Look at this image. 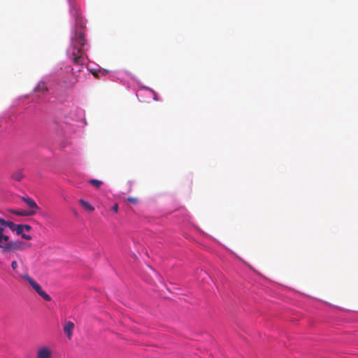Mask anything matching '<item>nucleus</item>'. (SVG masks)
I'll use <instances>...</instances> for the list:
<instances>
[{
  "label": "nucleus",
  "mask_w": 358,
  "mask_h": 358,
  "mask_svg": "<svg viewBox=\"0 0 358 358\" xmlns=\"http://www.w3.org/2000/svg\"><path fill=\"white\" fill-rule=\"evenodd\" d=\"M85 36L82 29L76 30L74 36L71 38V45L67 51L68 56L73 63L81 66H83L87 59L86 54L87 44Z\"/></svg>",
  "instance_id": "obj_1"
},
{
  "label": "nucleus",
  "mask_w": 358,
  "mask_h": 358,
  "mask_svg": "<svg viewBox=\"0 0 358 358\" xmlns=\"http://www.w3.org/2000/svg\"><path fill=\"white\" fill-rule=\"evenodd\" d=\"M22 279L27 281L30 286L35 290V292L41 296L44 300L47 301H51V297L45 291H43L41 285L27 273H24L19 275Z\"/></svg>",
  "instance_id": "obj_2"
},
{
  "label": "nucleus",
  "mask_w": 358,
  "mask_h": 358,
  "mask_svg": "<svg viewBox=\"0 0 358 358\" xmlns=\"http://www.w3.org/2000/svg\"><path fill=\"white\" fill-rule=\"evenodd\" d=\"M31 246L30 243H24L21 241H8L7 243H5V246H3V250H1L2 253L6 254L10 252H15L17 250H24L27 248Z\"/></svg>",
  "instance_id": "obj_3"
},
{
  "label": "nucleus",
  "mask_w": 358,
  "mask_h": 358,
  "mask_svg": "<svg viewBox=\"0 0 358 358\" xmlns=\"http://www.w3.org/2000/svg\"><path fill=\"white\" fill-rule=\"evenodd\" d=\"M52 351L48 346H41L37 350L36 358H52Z\"/></svg>",
  "instance_id": "obj_4"
},
{
  "label": "nucleus",
  "mask_w": 358,
  "mask_h": 358,
  "mask_svg": "<svg viewBox=\"0 0 358 358\" xmlns=\"http://www.w3.org/2000/svg\"><path fill=\"white\" fill-rule=\"evenodd\" d=\"M9 212L15 215L22 216V217L31 216V215H34L36 214L35 210H9Z\"/></svg>",
  "instance_id": "obj_5"
},
{
  "label": "nucleus",
  "mask_w": 358,
  "mask_h": 358,
  "mask_svg": "<svg viewBox=\"0 0 358 358\" xmlns=\"http://www.w3.org/2000/svg\"><path fill=\"white\" fill-rule=\"evenodd\" d=\"M74 329V324L69 321L65 323L64 326V332L66 334L69 339H71L73 335V330Z\"/></svg>",
  "instance_id": "obj_6"
},
{
  "label": "nucleus",
  "mask_w": 358,
  "mask_h": 358,
  "mask_svg": "<svg viewBox=\"0 0 358 358\" xmlns=\"http://www.w3.org/2000/svg\"><path fill=\"white\" fill-rule=\"evenodd\" d=\"M22 200L26 203L31 210H35L36 211L39 208L36 203L29 196H23L22 197Z\"/></svg>",
  "instance_id": "obj_7"
},
{
  "label": "nucleus",
  "mask_w": 358,
  "mask_h": 358,
  "mask_svg": "<svg viewBox=\"0 0 358 358\" xmlns=\"http://www.w3.org/2000/svg\"><path fill=\"white\" fill-rule=\"evenodd\" d=\"M4 229L0 226V248H1V250H3V246H5V243H7L9 241V236L4 234Z\"/></svg>",
  "instance_id": "obj_8"
},
{
  "label": "nucleus",
  "mask_w": 358,
  "mask_h": 358,
  "mask_svg": "<svg viewBox=\"0 0 358 358\" xmlns=\"http://www.w3.org/2000/svg\"><path fill=\"white\" fill-rule=\"evenodd\" d=\"M10 178L15 181L20 182L24 178L23 171L18 169L13 171L10 175Z\"/></svg>",
  "instance_id": "obj_9"
},
{
  "label": "nucleus",
  "mask_w": 358,
  "mask_h": 358,
  "mask_svg": "<svg viewBox=\"0 0 358 358\" xmlns=\"http://www.w3.org/2000/svg\"><path fill=\"white\" fill-rule=\"evenodd\" d=\"M22 227V224H18L16 229H15V232L17 235H20L22 236V238L24 239H26V240H31V236H29V235H27L24 233V229Z\"/></svg>",
  "instance_id": "obj_10"
},
{
  "label": "nucleus",
  "mask_w": 358,
  "mask_h": 358,
  "mask_svg": "<svg viewBox=\"0 0 358 358\" xmlns=\"http://www.w3.org/2000/svg\"><path fill=\"white\" fill-rule=\"evenodd\" d=\"M17 225L18 224H16L11 221H6V220H3V222L2 225H0V226L1 227H3L4 229V230H6V227H8L9 229H10V230H12L13 231H15Z\"/></svg>",
  "instance_id": "obj_11"
},
{
  "label": "nucleus",
  "mask_w": 358,
  "mask_h": 358,
  "mask_svg": "<svg viewBox=\"0 0 358 358\" xmlns=\"http://www.w3.org/2000/svg\"><path fill=\"white\" fill-rule=\"evenodd\" d=\"M34 90L37 92L44 93L48 90V87L44 82H40L36 86Z\"/></svg>",
  "instance_id": "obj_12"
},
{
  "label": "nucleus",
  "mask_w": 358,
  "mask_h": 358,
  "mask_svg": "<svg viewBox=\"0 0 358 358\" xmlns=\"http://www.w3.org/2000/svg\"><path fill=\"white\" fill-rule=\"evenodd\" d=\"M79 202L82 205V206L85 208V210L89 211V212H92L94 210V208L91 204H90L88 202L85 201V200L81 199L79 200Z\"/></svg>",
  "instance_id": "obj_13"
},
{
  "label": "nucleus",
  "mask_w": 358,
  "mask_h": 358,
  "mask_svg": "<svg viewBox=\"0 0 358 358\" xmlns=\"http://www.w3.org/2000/svg\"><path fill=\"white\" fill-rule=\"evenodd\" d=\"M88 182L95 187L96 188H99L100 186L103 184V182L97 180V179H90Z\"/></svg>",
  "instance_id": "obj_14"
},
{
  "label": "nucleus",
  "mask_w": 358,
  "mask_h": 358,
  "mask_svg": "<svg viewBox=\"0 0 358 358\" xmlns=\"http://www.w3.org/2000/svg\"><path fill=\"white\" fill-rule=\"evenodd\" d=\"M11 267H12L13 270L17 273L16 270L18 267V264H17V261L14 260L11 262Z\"/></svg>",
  "instance_id": "obj_15"
},
{
  "label": "nucleus",
  "mask_w": 358,
  "mask_h": 358,
  "mask_svg": "<svg viewBox=\"0 0 358 358\" xmlns=\"http://www.w3.org/2000/svg\"><path fill=\"white\" fill-rule=\"evenodd\" d=\"M24 229V231H29L31 229V227L28 224H22V227Z\"/></svg>",
  "instance_id": "obj_16"
},
{
  "label": "nucleus",
  "mask_w": 358,
  "mask_h": 358,
  "mask_svg": "<svg viewBox=\"0 0 358 358\" xmlns=\"http://www.w3.org/2000/svg\"><path fill=\"white\" fill-rule=\"evenodd\" d=\"M127 200L132 203H136L137 202V199L134 197H129Z\"/></svg>",
  "instance_id": "obj_17"
},
{
  "label": "nucleus",
  "mask_w": 358,
  "mask_h": 358,
  "mask_svg": "<svg viewBox=\"0 0 358 358\" xmlns=\"http://www.w3.org/2000/svg\"><path fill=\"white\" fill-rule=\"evenodd\" d=\"M113 210H114L115 213L117 212L118 210V206L117 204H115L113 206Z\"/></svg>",
  "instance_id": "obj_18"
},
{
  "label": "nucleus",
  "mask_w": 358,
  "mask_h": 358,
  "mask_svg": "<svg viewBox=\"0 0 358 358\" xmlns=\"http://www.w3.org/2000/svg\"><path fill=\"white\" fill-rule=\"evenodd\" d=\"M79 23H80V24H81V21H80V19L77 18V19H76V24H79ZM80 26H81L82 27H83V24H80Z\"/></svg>",
  "instance_id": "obj_19"
},
{
  "label": "nucleus",
  "mask_w": 358,
  "mask_h": 358,
  "mask_svg": "<svg viewBox=\"0 0 358 358\" xmlns=\"http://www.w3.org/2000/svg\"><path fill=\"white\" fill-rule=\"evenodd\" d=\"M17 257H18V259H19L20 262L22 264H23V260H22V257H21L19 255H17Z\"/></svg>",
  "instance_id": "obj_20"
},
{
  "label": "nucleus",
  "mask_w": 358,
  "mask_h": 358,
  "mask_svg": "<svg viewBox=\"0 0 358 358\" xmlns=\"http://www.w3.org/2000/svg\"><path fill=\"white\" fill-rule=\"evenodd\" d=\"M3 222V219L0 218V225H2Z\"/></svg>",
  "instance_id": "obj_21"
}]
</instances>
